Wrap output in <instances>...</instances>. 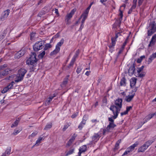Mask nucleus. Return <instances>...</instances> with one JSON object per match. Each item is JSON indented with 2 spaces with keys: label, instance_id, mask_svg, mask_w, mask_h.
<instances>
[{
  "label": "nucleus",
  "instance_id": "51",
  "mask_svg": "<svg viewBox=\"0 0 156 156\" xmlns=\"http://www.w3.org/2000/svg\"><path fill=\"white\" fill-rule=\"evenodd\" d=\"M137 90V87H135L134 88L133 90L132 91L131 94L134 95V96L135 92Z\"/></svg>",
  "mask_w": 156,
  "mask_h": 156
},
{
  "label": "nucleus",
  "instance_id": "42",
  "mask_svg": "<svg viewBox=\"0 0 156 156\" xmlns=\"http://www.w3.org/2000/svg\"><path fill=\"white\" fill-rule=\"evenodd\" d=\"M43 139V137H39L38 139L36 141L35 145L38 144H39L41 143V141Z\"/></svg>",
  "mask_w": 156,
  "mask_h": 156
},
{
  "label": "nucleus",
  "instance_id": "37",
  "mask_svg": "<svg viewBox=\"0 0 156 156\" xmlns=\"http://www.w3.org/2000/svg\"><path fill=\"white\" fill-rule=\"evenodd\" d=\"M70 126L69 123H66L65 124L64 126V127L62 129V131H65L66 129Z\"/></svg>",
  "mask_w": 156,
  "mask_h": 156
},
{
  "label": "nucleus",
  "instance_id": "3",
  "mask_svg": "<svg viewBox=\"0 0 156 156\" xmlns=\"http://www.w3.org/2000/svg\"><path fill=\"white\" fill-rule=\"evenodd\" d=\"M27 71L24 69H21L18 71V76H17V79L15 80L16 82H18L23 79V77L27 73Z\"/></svg>",
  "mask_w": 156,
  "mask_h": 156
},
{
  "label": "nucleus",
  "instance_id": "28",
  "mask_svg": "<svg viewBox=\"0 0 156 156\" xmlns=\"http://www.w3.org/2000/svg\"><path fill=\"white\" fill-rule=\"evenodd\" d=\"M121 139H119L116 142L115 145V147L114 148V149L115 150H117L118 149L119 144L121 143Z\"/></svg>",
  "mask_w": 156,
  "mask_h": 156
},
{
  "label": "nucleus",
  "instance_id": "36",
  "mask_svg": "<svg viewBox=\"0 0 156 156\" xmlns=\"http://www.w3.org/2000/svg\"><path fill=\"white\" fill-rule=\"evenodd\" d=\"M45 51H44L38 55V57L40 58H43L44 56L45 55Z\"/></svg>",
  "mask_w": 156,
  "mask_h": 156
},
{
  "label": "nucleus",
  "instance_id": "58",
  "mask_svg": "<svg viewBox=\"0 0 156 156\" xmlns=\"http://www.w3.org/2000/svg\"><path fill=\"white\" fill-rule=\"evenodd\" d=\"M135 8H132V6L131 7V8L129 9V11L128 12V14H130L132 12L133 9H134Z\"/></svg>",
  "mask_w": 156,
  "mask_h": 156
},
{
  "label": "nucleus",
  "instance_id": "6",
  "mask_svg": "<svg viewBox=\"0 0 156 156\" xmlns=\"http://www.w3.org/2000/svg\"><path fill=\"white\" fill-rule=\"evenodd\" d=\"M76 11V9H73L68 14L65 16V21L66 24H69V21L70 20L71 18L73 16L74 14Z\"/></svg>",
  "mask_w": 156,
  "mask_h": 156
},
{
  "label": "nucleus",
  "instance_id": "21",
  "mask_svg": "<svg viewBox=\"0 0 156 156\" xmlns=\"http://www.w3.org/2000/svg\"><path fill=\"white\" fill-rule=\"evenodd\" d=\"M116 125L114 123H109V125L107 126V128L110 130L111 129H113L114 127H116Z\"/></svg>",
  "mask_w": 156,
  "mask_h": 156
},
{
  "label": "nucleus",
  "instance_id": "1",
  "mask_svg": "<svg viewBox=\"0 0 156 156\" xmlns=\"http://www.w3.org/2000/svg\"><path fill=\"white\" fill-rule=\"evenodd\" d=\"M30 57L26 61L27 64L30 65V72H36L38 69L36 68V63L37 61L36 58L37 55L35 52L31 53Z\"/></svg>",
  "mask_w": 156,
  "mask_h": 156
},
{
  "label": "nucleus",
  "instance_id": "30",
  "mask_svg": "<svg viewBox=\"0 0 156 156\" xmlns=\"http://www.w3.org/2000/svg\"><path fill=\"white\" fill-rule=\"evenodd\" d=\"M86 122L85 121H82L81 122L80 124L78 126V128L80 129V130L82 129V128L83 127L84 125L85 124Z\"/></svg>",
  "mask_w": 156,
  "mask_h": 156
},
{
  "label": "nucleus",
  "instance_id": "49",
  "mask_svg": "<svg viewBox=\"0 0 156 156\" xmlns=\"http://www.w3.org/2000/svg\"><path fill=\"white\" fill-rule=\"evenodd\" d=\"M137 0H133V5H132V8H135L136 6V3Z\"/></svg>",
  "mask_w": 156,
  "mask_h": 156
},
{
  "label": "nucleus",
  "instance_id": "4",
  "mask_svg": "<svg viewBox=\"0 0 156 156\" xmlns=\"http://www.w3.org/2000/svg\"><path fill=\"white\" fill-rule=\"evenodd\" d=\"M45 43V41H37L36 42L33 46V49L34 51H37L39 50L42 49L43 47V45Z\"/></svg>",
  "mask_w": 156,
  "mask_h": 156
},
{
  "label": "nucleus",
  "instance_id": "57",
  "mask_svg": "<svg viewBox=\"0 0 156 156\" xmlns=\"http://www.w3.org/2000/svg\"><path fill=\"white\" fill-rule=\"evenodd\" d=\"M138 76L140 77H143L145 76V74L144 72L140 73H139V74H138Z\"/></svg>",
  "mask_w": 156,
  "mask_h": 156
},
{
  "label": "nucleus",
  "instance_id": "5",
  "mask_svg": "<svg viewBox=\"0 0 156 156\" xmlns=\"http://www.w3.org/2000/svg\"><path fill=\"white\" fill-rule=\"evenodd\" d=\"M149 30L147 31V34L148 36H151L153 34L156 30V25L155 22L153 21L151 22L149 26Z\"/></svg>",
  "mask_w": 156,
  "mask_h": 156
},
{
  "label": "nucleus",
  "instance_id": "38",
  "mask_svg": "<svg viewBox=\"0 0 156 156\" xmlns=\"http://www.w3.org/2000/svg\"><path fill=\"white\" fill-rule=\"evenodd\" d=\"M51 47V45L49 43L47 44H45V46L44 48V50H48L49 48Z\"/></svg>",
  "mask_w": 156,
  "mask_h": 156
},
{
  "label": "nucleus",
  "instance_id": "13",
  "mask_svg": "<svg viewBox=\"0 0 156 156\" xmlns=\"http://www.w3.org/2000/svg\"><path fill=\"white\" fill-rule=\"evenodd\" d=\"M135 70V64L133 63L129 68L128 73L130 75H132L134 73Z\"/></svg>",
  "mask_w": 156,
  "mask_h": 156
},
{
  "label": "nucleus",
  "instance_id": "43",
  "mask_svg": "<svg viewBox=\"0 0 156 156\" xmlns=\"http://www.w3.org/2000/svg\"><path fill=\"white\" fill-rule=\"evenodd\" d=\"M154 116V115L153 113L152 114H149L147 116L146 119L147 120H149L151 118H152Z\"/></svg>",
  "mask_w": 156,
  "mask_h": 156
},
{
  "label": "nucleus",
  "instance_id": "31",
  "mask_svg": "<svg viewBox=\"0 0 156 156\" xmlns=\"http://www.w3.org/2000/svg\"><path fill=\"white\" fill-rule=\"evenodd\" d=\"M144 144L143 145H142L140 147L138 150V152H144L145 150L146 149H144L145 147H144Z\"/></svg>",
  "mask_w": 156,
  "mask_h": 156
},
{
  "label": "nucleus",
  "instance_id": "11",
  "mask_svg": "<svg viewBox=\"0 0 156 156\" xmlns=\"http://www.w3.org/2000/svg\"><path fill=\"white\" fill-rule=\"evenodd\" d=\"M25 54V51L23 50H21L16 53L15 55V57L16 58H19L22 56L24 55Z\"/></svg>",
  "mask_w": 156,
  "mask_h": 156
},
{
  "label": "nucleus",
  "instance_id": "46",
  "mask_svg": "<svg viewBox=\"0 0 156 156\" xmlns=\"http://www.w3.org/2000/svg\"><path fill=\"white\" fill-rule=\"evenodd\" d=\"M114 116H112L111 117H109L108 118V120L110 122L109 123H114V120L113 119V118L114 119V118L113 117Z\"/></svg>",
  "mask_w": 156,
  "mask_h": 156
},
{
  "label": "nucleus",
  "instance_id": "48",
  "mask_svg": "<svg viewBox=\"0 0 156 156\" xmlns=\"http://www.w3.org/2000/svg\"><path fill=\"white\" fill-rule=\"evenodd\" d=\"M20 131L19 130L15 129L14 130V132L12 133V134L14 135H16L17 134L20 132Z\"/></svg>",
  "mask_w": 156,
  "mask_h": 156
},
{
  "label": "nucleus",
  "instance_id": "14",
  "mask_svg": "<svg viewBox=\"0 0 156 156\" xmlns=\"http://www.w3.org/2000/svg\"><path fill=\"white\" fill-rule=\"evenodd\" d=\"M154 141V139L152 140H150L148 141L145 142L144 144V147H145L144 149H147L149 146H150Z\"/></svg>",
  "mask_w": 156,
  "mask_h": 156
},
{
  "label": "nucleus",
  "instance_id": "7",
  "mask_svg": "<svg viewBox=\"0 0 156 156\" xmlns=\"http://www.w3.org/2000/svg\"><path fill=\"white\" fill-rule=\"evenodd\" d=\"M120 33L118 32L116 34L115 37H112L111 39V45L108 46V47L110 49H111L112 48H114L115 46L116 41L117 38L118 37V36L120 35Z\"/></svg>",
  "mask_w": 156,
  "mask_h": 156
},
{
  "label": "nucleus",
  "instance_id": "16",
  "mask_svg": "<svg viewBox=\"0 0 156 156\" xmlns=\"http://www.w3.org/2000/svg\"><path fill=\"white\" fill-rule=\"evenodd\" d=\"M156 58V52L153 53L150 57L148 61V64L151 63L152 61Z\"/></svg>",
  "mask_w": 156,
  "mask_h": 156
},
{
  "label": "nucleus",
  "instance_id": "33",
  "mask_svg": "<svg viewBox=\"0 0 156 156\" xmlns=\"http://www.w3.org/2000/svg\"><path fill=\"white\" fill-rule=\"evenodd\" d=\"M37 133L38 132L37 131H36L33 133L29 135V136H28L29 139H31L33 137H34L37 134Z\"/></svg>",
  "mask_w": 156,
  "mask_h": 156
},
{
  "label": "nucleus",
  "instance_id": "41",
  "mask_svg": "<svg viewBox=\"0 0 156 156\" xmlns=\"http://www.w3.org/2000/svg\"><path fill=\"white\" fill-rule=\"evenodd\" d=\"M36 34L35 33L32 32L30 34V40H33L34 39V38L35 37V35Z\"/></svg>",
  "mask_w": 156,
  "mask_h": 156
},
{
  "label": "nucleus",
  "instance_id": "62",
  "mask_svg": "<svg viewBox=\"0 0 156 156\" xmlns=\"http://www.w3.org/2000/svg\"><path fill=\"white\" fill-rule=\"evenodd\" d=\"M128 153H129V151H126L124 152V153L122 155V156H124L125 155H127Z\"/></svg>",
  "mask_w": 156,
  "mask_h": 156
},
{
  "label": "nucleus",
  "instance_id": "64",
  "mask_svg": "<svg viewBox=\"0 0 156 156\" xmlns=\"http://www.w3.org/2000/svg\"><path fill=\"white\" fill-rule=\"evenodd\" d=\"M91 8V5H89V6L87 8V9L85 10V11H87V12H89V10Z\"/></svg>",
  "mask_w": 156,
  "mask_h": 156
},
{
  "label": "nucleus",
  "instance_id": "45",
  "mask_svg": "<svg viewBox=\"0 0 156 156\" xmlns=\"http://www.w3.org/2000/svg\"><path fill=\"white\" fill-rule=\"evenodd\" d=\"M73 141H74L72 140V139H70L66 144L67 146L69 147L72 144Z\"/></svg>",
  "mask_w": 156,
  "mask_h": 156
},
{
  "label": "nucleus",
  "instance_id": "60",
  "mask_svg": "<svg viewBox=\"0 0 156 156\" xmlns=\"http://www.w3.org/2000/svg\"><path fill=\"white\" fill-rule=\"evenodd\" d=\"M76 136V135L75 134V133H74L73 134V136H72L71 138H70V139H72V140L73 141H74L75 140V138Z\"/></svg>",
  "mask_w": 156,
  "mask_h": 156
},
{
  "label": "nucleus",
  "instance_id": "18",
  "mask_svg": "<svg viewBox=\"0 0 156 156\" xmlns=\"http://www.w3.org/2000/svg\"><path fill=\"white\" fill-rule=\"evenodd\" d=\"M134 95L131 94V95H129L128 96H126L125 98V100L127 102H130L133 99L134 97Z\"/></svg>",
  "mask_w": 156,
  "mask_h": 156
},
{
  "label": "nucleus",
  "instance_id": "32",
  "mask_svg": "<svg viewBox=\"0 0 156 156\" xmlns=\"http://www.w3.org/2000/svg\"><path fill=\"white\" fill-rule=\"evenodd\" d=\"M74 62L75 61L72 60L69 64L67 66L66 69V70H69L70 68L72 67L74 64Z\"/></svg>",
  "mask_w": 156,
  "mask_h": 156
},
{
  "label": "nucleus",
  "instance_id": "8",
  "mask_svg": "<svg viewBox=\"0 0 156 156\" xmlns=\"http://www.w3.org/2000/svg\"><path fill=\"white\" fill-rule=\"evenodd\" d=\"M10 11L9 9H7L4 11L2 13V16L0 18V20L3 21L5 20L8 16L10 13Z\"/></svg>",
  "mask_w": 156,
  "mask_h": 156
},
{
  "label": "nucleus",
  "instance_id": "35",
  "mask_svg": "<svg viewBox=\"0 0 156 156\" xmlns=\"http://www.w3.org/2000/svg\"><path fill=\"white\" fill-rule=\"evenodd\" d=\"M52 127V124L51 123L50 124H47L45 128L44 129L45 130H48V129H50Z\"/></svg>",
  "mask_w": 156,
  "mask_h": 156
},
{
  "label": "nucleus",
  "instance_id": "55",
  "mask_svg": "<svg viewBox=\"0 0 156 156\" xmlns=\"http://www.w3.org/2000/svg\"><path fill=\"white\" fill-rule=\"evenodd\" d=\"M119 11L120 12V13H119V16H120V18L122 19L123 17L122 12L120 9H119Z\"/></svg>",
  "mask_w": 156,
  "mask_h": 156
},
{
  "label": "nucleus",
  "instance_id": "27",
  "mask_svg": "<svg viewBox=\"0 0 156 156\" xmlns=\"http://www.w3.org/2000/svg\"><path fill=\"white\" fill-rule=\"evenodd\" d=\"M139 144V143L138 141H136L135 143H134V144H133L131 146L129 147V148H130L132 151H133L134 150V148L136 147Z\"/></svg>",
  "mask_w": 156,
  "mask_h": 156
},
{
  "label": "nucleus",
  "instance_id": "61",
  "mask_svg": "<svg viewBox=\"0 0 156 156\" xmlns=\"http://www.w3.org/2000/svg\"><path fill=\"white\" fill-rule=\"evenodd\" d=\"M128 112H126V111H124L123 112H121V116H122L124 115H126L128 114Z\"/></svg>",
  "mask_w": 156,
  "mask_h": 156
},
{
  "label": "nucleus",
  "instance_id": "19",
  "mask_svg": "<svg viewBox=\"0 0 156 156\" xmlns=\"http://www.w3.org/2000/svg\"><path fill=\"white\" fill-rule=\"evenodd\" d=\"M87 147L86 145H84L80 147L79 149V151H80L84 153L87 150Z\"/></svg>",
  "mask_w": 156,
  "mask_h": 156
},
{
  "label": "nucleus",
  "instance_id": "23",
  "mask_svg": "<svg viewBox=\"0 0 156 156\" xmlns=\"http://www.w3.org/2000/svg\"><path fill=\"white\" fill-rule=\"evenodd\" d=\"M126 80L125 77H122L120 82V84L121 86H125L126 85Z\"/></svg>",
  "mask_w": 156,
  "mask_h": 156
},
{
  "label": "nucleus",
  "instance_id": "40",
  "mask_svg": "<svg viewBox=\"0 0 156 156\" xmlns=\"http://www.w3.org/2000/svg\"><path fill=\"white\" fill-rule=\"evenodd\" d=\"M128 38H129V36H128L127 37V38H126V40H125V42L123 43V44L121 48L122 50H123L124 48L125 47L126 44L127 42V40L128 39Z\"/></svg>",
  "mask_w": 156,
  "mask_h": 156
},
{
  "label": "nucleus",
  "instance_id": "47",
  "mask_svg": "<svg viewBox=\"0 0 156 156\" xmlns=\"http://www.w3.org/2000/svg\"><path fill=\"white\" fill-rule=\"evenodd\" d=\"M55 94H53V96H51L49 98V100H48V103H50V102L52 100V99L55 97Z\"/></svg>",
  "mask_w": 156,
  "mask_h": 156
},
{
  "label": "nucleus",
  "instance_id": "17",
  "mask_svg": "<svg viewBox=\"0 0 156 156\" xmlns=\"http://www.w3.org/2000/svg\"><path fill=\"white\" fill-rule=\"evenodd\" d=\"M64 41V39L62 38L60 42L58 43L55 47L60 50V47L63 44Z\"/></svg>",
  "mask_w": 156,
  "mask_h": 156
},
{
  "label": "nucleus",
  "instance_id": "39",
  "mask_svg": "<svg viewBox=\"0 0 156 156\" xmlns=\"http://www.w3.org/2000/svg\"><path fill=\"white\" fill-rule=\"evenodd\" d=\"M82 69V68L81 66H79L77 68L76 70V72L77 74H79L81 72Z\"/></svg>",
  "mask_w": 156,
  "mask_h": 156
},
{
  "label": "nucleus",
  "instance_id": "25",
  "mask_svg": "<svg viewBox=\"0 0 156 156\" xmlns=\"http://www.w3.org/2000/svg\"><path fill=\"white\" fill-rule=\"evenodd\" d=\"M60 51V50L55 47V49L50 54V55L52 56L54 55H56Z\"/></svg>",
  "mask_w": 156,
  "mask_h": 156
},
{
  "label": "nucleus",
  "instance_id": "9",
  "mask_svg": "<svg viewBox=\"0 0 156 156\" xmlns=\"http://www.w3.org/2000/svg\"><path fill=\"white\" fill-rule=\"evenodd\" d=\"M14 83L13 81H12L10 84H9L7 87L3 88L2 91V93H5L7 92L9 89H11L12 87L13 84Z\"/></svg>",
  "mask_w": 156,
  "mask_h": 156
},
{
  "label": "nucleus",
  "instance_id": "52",
  "mask_svg": "<svg viewBox=\"0 0 156 156\" xmlns=\"http://www.w3.org/2000/svg\"><path fill=\"white\" fill-rule=\"evenodd\" d=\"M7 64H5L0 66V70H3V69L7 66Z\"/></svg>",
  "mask_w": 156,
  "mask_h": 156
},
{
  "label": "nucleus",
  "instance_id": "2",
  "mask_svg": "<svg viewBox=\"0 0 156 156\" xmlns=\"http://www.w3.org/2000/svg\"><path fill=\"white\" fill-rule=\"evenodd\" d=\"M122 100L121 98L116 99L115 101V105H111L110 108V109L112 111L114 115V119H116L118 116L121 108L122 107Z\"/></svg>",
  "mask_w": 156,
  "mask_h": 156
},
{
  "label": "nucleus",
  "instance_id": "26",
  "mask_svg": "<svg viewBox=\"0 0 156 156\" xmlns=\"http://www.w3.org/2000/svg\"><path fill=\"white\" fill-rule=\"evenodd\" d=\"M79 54V50L78 49L76 51L75 54L74 55L72 60L75 62L76 58L78 56Z\"/></svg>",
  "mask_w": 156,
  "mask_h": 156
},
{
  "label": "nucleus",
  "instance_id": "56",
  "mask_svg": "<svg viewBox=\"0 0 156 156\" xmlns=\"http://www.w3.org/2000/svg\"><path fill=\"white\" fill-rule=\"evenodd\" d=\"M132 107L130 106H127L126 108V111L128 113L129 112V111H130V110L132 108Z\"/></svg>",
  "mask_w": 156,
  "mask_h": 156
},
{
  "label": "nucleus",
  "instance_id": "10",
  "mask_svg": "<svg viewBox=\"0 0 156 156\" xmlns=\"http://www.w3.org/2000/svg\"><path fill=\"white\" fill-rule=\"evenodd\" d=\"M10 70L9 69H6L0 72V78H3L5 76L7 75Z\"/></svg>",
  "mask_w": 156,
  "mask_h": 156
},
{
  "label": "nucleus",
  "instance_id": "15",
  "mask_svg": "<svg viewBox=\"0 0 156 156\" xmlns=\"http://www.w3.org/2000/svg\"><path fill=\"white\" fill-rule=\"evenodd\" d=\"M101 136L99 133H95L92 137V139L93 141L97 142L98 140Z\"/></svg>",
  "mask_w": 156,
  "mask_h": 156
},
{
  "label": "nucleus",
  "instance_id": "63",
  "mask_svg": "<svg viewBox=\"0 0 156 156\" xmlns=\"http://www.w3.org/2000/svg\"><path fill=\"white\" fill-rule=\"evenodd\" d=\"M108 0H100V2L103 4V5H105V4L104 2H106Z\"/></svg>",
  "mask_w": 156,
  "mask_h": 156
},
{
  "label": "nucleus",
  "instance_id": "34",
  "mask_svg": "<svg viewBox=\"0 0 156 156\" xmlns=\"http://www.w3.org/2000/svg\"><path fill=\"white\" fill-rule=\"evenodd\" d=\"M74 148L71 149L67 152L66 153V155L68 156L73 154L74 152Z\"/></svg>",
  "mask_w": 156,
  "mask_h": 156
},
{
  "label": "nucleus",
  "instance_id": "22",
  "mask_svg": "<svg viewBox=\"0 0 156 156\" xmlns=\"http://www.w3.org/2000/svg\"><path fill=\"white\" fill-rule=\"evenodd\" d=\"M20 118H19L17 119L15 121L14 123L11 126V128H13L17 126L18 123H19L20 120Z\"/></svg>",
  "mask_w": 156,
  "mask_h": 156
},
{
  "label": "nucleus",
  "instance_id": "12",
  "mask_svg": "<svg viewBox=\"0 0 156 156\" xmlns=\"http://www.w3.org/2000/svg\"><path fill=\"white\" fill-rule=\"evenodd\" d=\"M156 41V34H154L152 37L150 44L148 45V47H150L154 45Z\"/></svg>",
  "mask_w": 156,
  "mask_h": 156
},
{
  "label": "nucleus",
  "instance_id": "44",
  "mask_svg": "<svg viewBox=\"0 0 156 156\" xmlns=\"http://www.w3.org/2000/svg\"><path fill=\"white\" fill-rule=\"evenodd\" d=\"M110 132V130H109V129L107 128V127L106 129H103V135H105V133L107 132Z\"/></svg>",
  "mask_w": 156,
  "mask_h": 156
},
{
  "label": "nucleus",
  "instance_id": "50",
  "mask_svg": "<svg viewBox=\"0 0 156 156\" xmlns=\"http://www.w3.org/2000/svg\"><path fill=\"white\" fill-rule=\"evenodd\" d=\"M144 68V66H142L141 67L139 68L137 70L138 74H139L143 70Z\"/></svg>",
  "mask_w": 156,
  "mask_h": 156
},
{
  "label": "nucleus",
  "instance_id": "54",
  "mask_svg": "<svg viewBox=\"0 0 156 156\" xmlns=\"http://www.w3.org/2000/svg\"><path fill=\"white\" fill-rule=\"evenodd\" d=\"M5 33H3L2 34H1V35H0V40L2 39L5 36Z\"/></svg>",
  "mask_w": 156,
  "mask_h": 156
},
{
  "label": "nucleus",
  "instance_id": "24",
  "mask_svg": "<svg viewBox=\"0 0 156 156\" xmlns=\"http://www.w3.org/2000/svg\"><path fill=\"white\" fill-rule=\"evenodd\" d=\"M68 78H65L63 81L62 83L61 84V86L62 87H65L66 85L68 83Z\"/></svg>",
  "mask_w": 156,
  "mask_h": 156
},
{
  "label": "nucleus",
  "instance_id": "59",
  "mask_svg": "<svg viewBox=\"0 0 156 156\" xmlns=\"http://www.w3.org/2000/svg\"><path fill=\"white\" fill-rule=\"evenodd\" d=\"M144 1V0H138V5L139 6H140V5H141Z\"/></svg>",
  "mask_w": 156,
  "mask_h": 156
},
{
  "label": "nucleus",
  "instance_id": "29",
  "mask_svg": "<svg viewBox=\"0 0 156 156\" xmlns=\"http://www.w3.org/2000/svg\"><path fill=\"white\" fill-rule=\"evenodd\" d=\"M88 12H87V11H85L82 15L81 17L80 18L79 20H80V19L82 17H83V18H87L88 15Z\"/></svg>",
  "mask_w": 156,
  "mask_h": 156
},
{
  "label": "nucleus",
  "instance_id": "53",
  "mask_svg": "<svg viewBox=\"0 0 156 156\" xmlns=\"http://www.w3.org/2000/svg\"><path fill=\"white\" fill-rule=\"evenodd\" d=\"M78 113V112H76V113H74L72 115L71 118L73 119L75 118L77 115Z\"/></svg>",
  "mask_w": 156,
  "mask_h": 156
},
{
  "label": "nucleus",
  "instance_id": "20",
  "mask_svg": "<svg viewBox=\"0 0 156 156\" xmlns=\"http://www.w3.org/2000/svg\"><path fill=\"white\" fill-rule=\"evenodd\" d=\"M136 78H134L133 79H132L130 82V86L131 87L133 88V87L134 86L136 83Z\"/></svg>",
  "mask_w": 156,
  "mask_h": 156
}]
</instances>
